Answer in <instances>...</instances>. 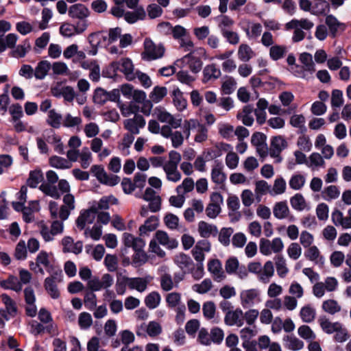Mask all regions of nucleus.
<instances>
[{
	"label": "nucleus",
	"mask_w": 351,
	"mask_h": 351,
	"mask_svg": "<svg viewBox=\"0 0 351 351\" xmlns=\"http://www.w3.org/2000/svg\"><path fill=\"white\" fill-rule=\"evenodd\" d=\"M313 26V23L306 19H293L286 23L285 28L287 30L294 29L292 40L294 43H298L304 38L305 34L302 29L310 30Z\"/></svg>",
	"instance_id": "1"
},
{
	"label": "nucleus",
	"mask_w": 351,
	"mask_h": 351,
	"mask_svg": "<svg viewBox=\"0 0 351 351\" xmlns=\"http://www.w3.org/2000/svg\"><path fill=\"white\" fill-rule=\"evenodd\" d=\"M165 52L162 45H156L154 42L146 38L144 41V51L142 53V58L150 61L161 58Z\"/></svg>",
	"instance_id": "2"
},
{
	"label": "nucleus",
	"mask_w": 351,
	"mask_h": 351,
	"mask_svg": "<svg viewBox=\"0 0 351 351\" xmlns=\"http://www.w3.org/2000/svg\"><path fill=\"white\" fill-rule=\"evenodd\" d=\"M193 53L194 52H190L182 58L177 60L175 62V65L178 68H182L185 64H188L192 73H199L202 70L203 62L200 58L195 56Z\"/></svg>",
	"instance_id": "3"
},
{
	"label": "nucleus",
	"mask_w": 351,
	"mask_h": 351,
	"mask_svg": "<svg viewBox=\"0 0 351 351\" xmlns=\"http://www.w3.org/2000/svg\"><path fill=\"white\" fill-rule=\"evenodd\" d=\"M287 146V141L284 136L280 135L273 136L271 138L270 147L268 150L270 156L275 158L277 162H280L282 160L280 154Z\"/></svg>",
	"instance_id": "4"
},
{
	"label": "nucleus",
	"mask_w": 351,
	"mask_h": 351,
	"mask_svg": "<svg viewBox=\"0 0 351 351\" xmlns=\"http://www.w3.org/2000/svg\"><path fill=\"white\" fill-rule=\"evenodd\" d=\"M132 97L133 101H130L128 106L125 108L123 106H120L123 114L125 116L130 115L131 114H135L139 112V104L142 103L146 99V94L143 90H135Z\"/></svg>",
	"instance_id": "5"
},
{
	"label": "nucleus",
	"mask_w": 351,
	"mask_h": 351,
	"mask_svg": "<svg viewBox=\"0 0 351 351\" xmlns=\"http://www.w3.org/2000/svg\"><path fill=\"white\" fill-rule=\"evenodd\" d=\"M114 282L112 276L109 274H105L99 279L97 276L93 277L88 281V287L93 291H99L101 289H108Z\"/></svg>",
	"instance_id": "6"
},
{
	"label": "nucleus",
	"mask_w": 351,
	"mask_h": 351,
	"mask_svg": "<svg viewBox=\"0 0 351 351\" xmlns=\"http://www.w3.org/2000/svg\"><path fill=\"white\" fill-rule=\"evenodd\" d=\"M240 298L241 304L244 308L252 307L261 301L260 291L256 289L242 291L240 293Z\"/></svg>",
	"instance_id": "7"
},
{
	"label": "nucleus",
	"mask_w": 351,
	"mask_h": 351,
	"mask_svg": "<svg viewBox=\"0 0 351 351\" xmlns=\"http://www.w3.org/2000/svg\"><path fill=\"white\" fill-rule=\"evenodd\" d=\"M266 140V135L258 132L254 133L251 138V143L256 147V152L261 157H265L268 154Z\"/></svg>",
	"instance_id": "8"
},
{
	"label": "nucleus",
	"mask_w": 351,
	"mask_h": 351,
	"mask_svg": "<svg viewBox=\"0 0 351 351\" xmlns=\"http://www.w3.org/2000/svg\"><path fill=\"white\" fill-rule=\"evenodd\" d=\"M116 65L118 71L123 73L128 80L132 81L136 78V73L134 72V66L130 59L123 58L120 61L112 62V67Z\"/></svg>",
	"instance_id": "9"
},
{
	"label": "nucleus",
	"mask_w": 351,
	"mask_h": 351,
	"mask_svg": "<svg viewBox=\"0 0 351 351\" xmlns=\"http://www.w3.org/2000/svg\"><path fill=\"white\" fill-rule=\"evenodd\" d=\"M202 82L204 84L213 83L221 75L220 69L217 64L212 63L205 66L203 69Z\"/></svg>",
	"instance_id": "10"
},
{
	"label": "nucleus",
	"mask_w": 351,
	"mask_h": 351,
	"mask_svg": "<svg viewBox=\"0 0 351 351\" xmlns=\"http://www.w3.org/2000/svg\"><path fill=\"white\" fill-rule=\"evenodd\" d=\"M133 119H128L124 121V126L130 133L138 134L139 129L142 128L145 125V120L143 116L134 114Z\"/></svg>",
	"instance_id": "11"
},
{
	"label": "nucleus",
	"mask_w": 351,
	"mask_h": 351,
	"mask_svg": "<svg viewBox=\"0 0 351 351\" xmlns=\"http://www.w3.org/2000/svg\"><path fill=\"white\" fill-rule=\"evenodd\" d=\"M224 322L230 326H242L244 324L243 311L238 308L234 311H228L226 313Z\"/></svg>",
	"instance_id": "12"
},
{
	"label": "nucleus",
	"mask_w": 351,
	"mask_h": 351,
	"mask_svg": "<svg viewBox=\"0 0 351 351\" xmlns=\"http://www.w3.org/2000/svg\"><path fill=\"white\" fill-rule=\"evenodd\" d=\"M2 301L3 302L5 309L1 310V315L9 320L11 317L16 316L17 313V307L15 302L7 294H2Z\"/></svg>",
	"instance_id": "13"
},
{
	"label": "nucleus",
	"mask_w": 351,
	"mask_h": 351,
	"mask_svg": "<svg viewBox=\"0 0 351 351\" xmlns=\"http://www.w3.org/2000/svg\"><path fill=\"white\" fill-rule=\"evenodd\" d=\"M208 271L217 282H221L226 277L222 269L221 263L218 259H211L208 261Z\"/></svg>",
	"instance_id": "14"
},
{
	"label": "nucleus",
	"mask_w": 351,
	"mask_h": 351,
	"mask_svg": "<svg viewBox=\"0 0 351 351\" xmlns=\"http://www.w3.org/2000/svg\"><path fill=\"white\" fill-rule=\"evenodd\" d=\"M146 331L149 337H154L162 332V327L159 323L155 321L149 322L148 324H141L136 330L138 336L142 335V332Z\"/></svg>",
	"instance_id": "15"
},
{
	"label": "nucleus",
	"mask_w": 351,
	"mask_h": 351,
	"mask_svg": "<svg viewBox=\"0 0 351 351\" xmlns=\"http://www.w3.org/2000/svg\"><path fill=\"white\" fill-rule=\"evenodd\" d=\"M152 279L153 278L149 275L143 278L129 277V279H128L129 280V288L130 289H136L137 291L142 293L147 289V285L151 282Z\"/></svg>",
	"instance_id": "16"
},
{
	"label": "nucleus",
	"mask_w": 351,
	"mask_h": 351,
	"mask_svg": "<svg viewBox=\"0 0 351 351\" xmlns=\"http://www.w3.org/2000/svg\"><path fill=\"white\" fill-rule=\"evenodd\" d=\"M223 165L221 162L215 160L211 170V180L218 185H223L227 179L226 174L223 171Z\"/></svg>",
	"instance_id": "17"
},
{
	"label": "nucleus",
	"mask_w": 351,
	"mask_h": 351,
	"mask_svg": "<svg viewBox=\"0 0 351 351\" xmlns=\"http://www.w3.org/2000/svg\"><path fill=\"white\" fill-rule=\"evenodd\" d=\"M155 240L160 245L170 250L175 249L178 245V242L176 239L169 238L168 234L162 230H158L156 232Z\"/></svg>",
	"instance_id": "18"
},
{
	"label": "nucleus",
	"mask_w": 351,
	"mask_h": 351,
	"mask_svg": "<svg viewBox=\"0 0 351 351\" xmlns=\"http://www.w3.org/2000/svg\"><path fill=\"white\" fill-rule=\"evenodd\" d=\"M174 262L182 271L187 274L194 266L192 258L184 253H180L176 255L174 258Z\"/></svg>",
	"instance_id": "19"
},
{
	"label": "nucleus",
	"mask_w": 351,
	"mask_h": 351,
	"mask_svg": "<svg viewBox=\"0 0 351 351\" xmlns=\"http://www.w3.org/2000/svg\"><path fill=\"white\" fill-rule=\"evenodd\" d=\"M88 9L82 3H76L69 9V15L71 18L85 19L89 16Z\"/></svg>",
	"instance_id": "20"
},
{
	"label": "nucleus",
	"mask_w": 351,
	"mask_h": 351,
	"mask_svg": "<svg viewBox=\"0 0 351 351\" xmlns=\"http://www.w3.org/2000/svg\"><path fill=\"white\" fill-rule=\"evenodd\" d=\"M254 107L252 105H246L243 107L241 112H239L237 117L241 120L243 125L246 126H252L254 119L252 115Z\"/></svg>",
	"instance_id": "21"
},
{
	"label": "nucleus",
	"mask_w": 351,
	"mask_h": 351,
	"mask_svg": "<svg viewBox=\"0 0 351 351\" xmlns=\"http://www.w3.org/2000/svg\"><path fill=\"white\" fill-rule=\"evenodd\" d=\"M198 232L203 238H208L210 236L216 237L218 234V229L216 226L209 224L204 221L199 222Z\"/></svg>",
	"instance_id": "22"
},
{
	"label": "nucleus",
	"mask_w": 351,
	"mask_h": 351,
	"mask_svg": "<svg viewBox=\"0 0 351 351\" xmlns=\"http://www.w3.org/2000/svg\"><path fill=\"white\" fill-rule=\"evenodd\" d=\"M326 24L329 28L331 36L334 38L339 30L343 31L345 28L343 23H340L333 15H328L326 18Z\"/></svg>",
	"instance_id": "23"
},
{
	"label": "nucleus",
	"mask_w": 351,
	"mask_h": 351,
	"mask_svg": "<svg viewBox=\"0 0 351 351\" xmlns=\"http://www.w3.org/2000/svg\"><path fill=\"white\" fill-rule=\"evenodd\" d=\"M173 102L176 108L182 111L187 106V101L184 97L183 93L178 88H174L171 93Z\"/></svg>",
	"instance_id": "24"
},
{
	"label": "nucleus",
	"mask_w": 351,
	"mask_h": 351,
	"mask_svg": "<svg viewBox=\"0 0 351 351\" xmlns=\"http://www.w3.org/2000/svg\"><path fill=\"white\" fill-rule=\"evenodd\" d=\"M330 11V4L326 0H313L311 13L314 15H326Z\"/></svg>",
	"instance_id": "25"
},
{
	"label": "nucleus",
	"mask_w": 351,
	"mask_h": 351,
	"mask_svg": "<svg viewBox=\"0 0 351 351\" xmlns=\"http://www.w3.org/2000/svg\"><path fill=\"white\" fill-rule=\"evenodd\" d=\"M146 16L145 11L143 8L138 7L134 11H128L124 14L125 20L130 24H133L138 20H143Z\"/></svg>",
	"instance_id": "26"
},
{
	"label": "nucleus",
	"mask_w": 351,
	"mask_h": 351,
	"mask_svg": "<svg viewBox=\"0 0 351 351\" xmlns=\"http://www.w3.org/2000/svg\"><path fill=\"white\" fill-rule=\"evenodd\" d=\"M319 325L322 330L327 334L334 333L338 328H340V322H331L326 316L320 317L319 319Z\"/></svg>",
	"instance_id": "27"
},
{
	"label": "nucleus",
	"mask_w": 351,
	"mask_h": 351,
	"mask_svg": "<svg viewBox=\"0 0 351 351\" xmlns=\"http://www.w3.org/2000/svg\"><path fill=\"white\" fill-rule=\"evenodd\" d=\"M158 225V219L156 216L149 217L139 228L140 234L141 236L147 234L155 230Z\"/></svg>",
	"instance_id": "28"
},
{
	"label": "nucleus",
	"mask_w": 351,
	"mask_h": 351,
	"mask_svg": "<svg viewBox=\"0 0 351 351\" xmlns=\"http://www.w3.org/2000/svg\"><path fill=\"white\" fill-rule=\"evenodd\" d=\"M49 162L51 167L58 169H67L72 167V163L70 161L58 156H51Z\"/></svg>",
	"instance_id": "29"
},
{
	"label": "nucleus",
	"mask_w": 351,
	"mask_h": 351,
	"mask_svg": "<svg viewBox=\"0 0 351 351\" xmlns=\"http://www.w3.org/2000/svg\"><path fill=\"white\" fill-rule=\"evenodd\" d=\"M273 213L276 218L283 219L288 217L289 209L286 202H279L275 204Z\"/></svg>",
	"instance_id": "30"
},
{
	"label": "nucleus",
	"mask_w": 351,
	"mask_h": 351,
	"mask_svg": "<svg viewBox=\"0 0 351 351\" xmlns=\"http://www.w3.org/2000/svg\"><path fill=\"white\" fill-rule=\"evenodd\" d=\"M18 36L16 34H8L5 39L0 38V53L5 51L7 48L13 49L15 47L16 41L18 40Z\"/></svg>",
	"instance_id": "31"
},
{
	"label": "nucleus",
	"mask_w": 351,
	"mask_h": 351,
	"mask_svg": "<svg viewBox=\"0 0 351 351\" xmlns=\"http://www.w3.org/2000/svg\"><path fill=\"white\" fill-rule=\"evenodd\" d=\"M304 256L307 259L316 264L323 265L324 263V258L320 256L319 249L315 245L308 247V249L304 252Z\"/></svg>",
	"instance_id": "32"
},
{
	"label": "nucleus",
	"mask_w": 351,
	"mask_h": 351,
	"mask_svg": "<svg viewBox=\"0 0 351 351\" xmlns=\"http://www.w3.org/2000/svg\"><path fill=\"white\" fill-rule=\"evenodd\" d=\"M62 121V114L58 113L54 109L48 111V116L46 120L47 123L55 129H58L61 126Z\"/></svg>",
	"instance_id": "33"
},
{
	"label": "nucleus",
	"mask_w": 351,
	"mask_h": 351,
	"mask_svg": "<svg viewBox=\"0 0 351 351\" xmlns=\"http://www.w3.org/2000/svg\"><path fill=\"white\" fill-rule=\"evenodd\" d=\"M44 180L43 172L40 169H35L29 172V178L27 180V185L31 188H36L40 182Z\"/></svg>",
	"instance_id": "34"
},
{
	"label": "nucleus",
	"mask_w": 351,
	"mask_h": 351,
	"mask_svg": "<svg viewBox=\"0 0 351 351\" xmlns=\"http://www.w3.org/2000/svg\"><path fill=\"white\" fill-rule=\"evenodd\" d=\"M238 58L242 62H248L255 55L252 48L247 44H241L238 49Z\"/></svg>",
	"instance_id": "35"
},
{
	"label": "nucleus",
	"mask_w": 351,
	"mask_h": 351,
	"mask_svg": "<svg viewBox=\"0 0 351 351\" xmlns=\"http://www.w3.org/2000/svg\"><path fill=\"white\" fill-rule=\"evenodd\" d=\"M287 52V47L284 45H273L269 49V57L272 60L277 61L282 59Z\"/></svg>",
	"instance_id": "36"
},
{
	"label": "nucleus",
	"mask_w": 351,
	"mask_h": 351,
	"mask_svg": "<svg viewBox=\"0 0 351 351\" xmlns=\"http://www.w3.org/2000/svg\"><path fill=\"white\" fill-rule=\"evenodd\" d=\"M51 68L50 63L47 60L40 61L36 66L34 71V77L38 80H43L47 75Z\"/></svg>",
	"instance_id": "37"
},
{
	"label": "nucleus",
	"mask_w": 351,
	"mask_h": 351,
	"mask_svg": "<svg viewBox=\"0 0 351 351\" xmlns=\"http://www.w3.org/2000/svg\"><path fill=\"white\" fill-rule=\"evenodd\" d=\"M53 184L43 182L39 186L40 190L45 195L55 199H59L61 196L60 191Z\"/></svg>",
	"instance_id": "38"
},
{
	"label": "nucleus",
	"mask_w": 351,
	"mask_h": 351,
	"mask_svg": "<svg viewBox=\"0 0 351 351\" xmlns=\"http://www.w3.org/2000/svg\"><path fill=\"white\" fill-rule=\"evenodd\" d=\"M161 300L160 295L157 291H152L149 293L145 298V304L149 309L157 308Z\"/></svg>",
	"instance_id": "39"
},
{
	"label": "nucleus",
	"mask_w": 351,
	"mask_h": 351,
	"mask_svg": "<svg viewBox=\"0 0 351 351\" xmlns=\"http://www.w3.org/2000/svg\"><path fill=\"white\" fill-rule=\"evenodd\" d=\"M57 283V282L52 281L49 278H45L44 281V287L53 299H58L60 297V291L58 289Z\"/></svg>",
	"instance_id": "40"
},
{
	"label": "nucleus",
	"mask_w": 351,
	"mask_h": 351,
	"mask_svg": "<svg viewBox=\"0 0 351 351\" xmlns=\"http://www.w3.org/2000/svg\"><path fill=\"white\" fill-rule=\"evenodd\" d=\"M30 49V43L28 40L25 39L23 44L15 45L13 50L10 52L11 56L14 58H23L25 56L27 51Z\"/></svg>",
	"instance_id": "41"
},
{
	"label": "nucleus",
	"mask_w": 351,
	"mask_h": 351,
	"mask_svg": "<svg viewBox=\"0 0 351 351\" xmlns=\"http://www.w3.org/2000/svg\"><path fill=\"white\" fill-rule=\"evenodd\" d=\"M315 310L311 305L303 306L300 312L301 319L304 322L311 323L315 317Z\"/></svg>",
	"instance_id": "42"
},
{
	"label": "nucleus",
	"mask_w": 351,
	"mask_h": 351,
	"mask_svg": "<svg viewBox=\"0 0 351 351\" xmlns=\"http://www.w3.org/2000/svg\"><path fill=\"white\" fill-rule=\"evenodd\" d=\"M112 202V204H116L117 202V199L114 196H104L102 197L98 202H94L92 205L93 207L96 208V211L98 212L99 210H107L109 208V204Z\"/></svg>",
	"instance_id": "43"
},
{
	"label": "nucleus",
	"mask_w": 351,
	"mask_h": 351,
	"mask_svg": "<svg viewBox=\"0 0 351 351\" xmlns=\"http://www.w3.org/2000/svg\"><path fill=\"white\" fill-rule=\"evenodd\" d=\"M243 29L249 39H256L261 34L263 28L260 23H252Z\"/></svg>",
	"instance_id": "44"
},
{
	"label": "nucleus",
	"mask_w": 351,
	"mask_h": 351,
	"mask_svg": "<svg viewBox=\"0 0 351 351\" xmlns=\"http://www.w3.org/2000/svg\"><path fill=\"white\" fill-rule=\"evenodd\" d=\"M128 279H129V277L125 276H122L121 274L117 276L115 289L118 295H122L125 293L126 287H129V280Z\"/></svg>",
	"instance_id": "45"
},
{
	"label": "nucleus",
	"mask_w": 351,
	"mask_h": 351,
	"mask_svg": "<svg viewBox=\"0 0 351 351\" xmlns=\"http://www.w3.org/2000/svg\"><path fill=\"white\" fill-rule=\"evenodd\" d=\"M167 94L165 86H155L149 95L151 100L155 103L160 102Z\"/></svg>",
	"instance_id": "46"
},
{
	"label": "nucleus",
	"mask_w": 351,
	"mask_h": 351,
	"mask_svg": "<svg viewBox=\"0 0 351 351\" xmlns=\"http://www.w3.org/2000/svg\"><path fill=\"white\" fill-rule=\"evenodd\" d=\"M306 182V178L304 176L295 173L293 174L289 182V186L293 190H300L301 189Z\"/></svg>",
	"instance_id": "47"
},
{
	"label": "nucleus",
	"mask_w": 351,
	"mask_h": 351,
	"mask_svg": "<svg viewBox=\"0 0 351 351\" xmlns=\"http://www.w3.org/2000/svg\"><path fill=\"white\" fill-rule=\"evenodd\" d=\"M274 259L278 275L284 278L288 272L285 258L282 255H277Z\"/></svg>",
	"instance_id": "48"
},
{
	"label": "nucleus",
	"mask_w": 351,
	"mask_h": 351,
	"mask_svg": "<svg viewBox=\"0 0 351 351\" xmlns=\"http://www.w3.org/2000/svg\"><path fill=\"white\" fill-rule=\"evenodd\" d=\"M305 118L302 114H294L290 119V124L300 130V133L306 132V128L304 125Z\"/></svg>",
	"instance_id": "49"
},
{
	"label": "nucleus",
	"mask_w": 351,
	"mask_h": 351,
	"mask_svg": "<svg viewBox=\"0 0 351 351\" xmlns=\"http://www.w3.org/2000/svg\"><path fill=\"white\" fill-rule=\"evenodd\" d=\"M287 341V347L292 350H300L304 347V343L295 337L287 335L284 338Z\"/></svg>",
	"instance_id": "50"
},
{
	"label": "nucleus",
	"mask_w": 351,
	"mask_h": 351,
	"mask_svg": "<svg viewBox=\"0 0 351 351\" xmlns=\"http://www.w3.org/2000/svg\"><path fill=\"white\" fill-rule=\"evenodd\" d=\"M322 308L326 313L334 315L336 313L340 311L341 306L338 304L336 300H328L323 302Z\"/></svg>",
	"instance_id": "51"
},
{
	"label": "nucleus",
	"mask_w": 351,
	"mask_h": 351,
	"mask_svg": "<svg viewBox=\"0 0 351 351\" xmlns=\"http://www.w3.org/2000/svg\"><path fill=\"white\" fill-rule=\"evenodd\" d=\"M81 166L83 169H87L92 162V154L89 149L86 147H83L80 154Z\"/></svg>",
	"instance_id": "52"
},
{
	"label": "nucleus",
	"mask_w": 351,
	"mask_h": 351,
	"mask_svg": "<svg viewBox=\"0 0 351 351\" xmlns=\"http://www.w3.org/2000/svg\"><path fill=\"white\" fill-rule=\"evenodd\" d=\"M211 288L212 281L209 278H206L200 284H195L192 287V289L199 294L207 293Z\"/></svg>",
	"instance_id": "53"
},
{
	"label": "nucleus",
	"mask_w": 351,
	"mask_h": 351,
	"mask_svg": "<svg viewBox=\"0 0 351 351\" xmlns=\"http://www.w3.org/2000/svg\"><path fill=\"white\" fill-rule=\"evenodd\" d=\"M163 170L169 181L177 182L181 179V173L178 171V167L163 166Z\"/></svg>",
	"instance_id": "54"
},
{
	"label": "nucleus",
	"mask_w": 351,
	"mask_h": 351,
	"mask_svg": "<svg viewBox=\"0 0 351 351\" xmlns=\"http://www.w3.org/2000/svg\"><path fill=\"white\" fill-rule=\"evenodd\" d=\"M216 306L213 302L208 301L203 304L202 312L204 317L209 320L214 318L215 315Z\"/></svg>",
	"instance_id": "55"
},
{
	"label": "nucleus",
	"mask_w": 351,
	"mask_h": 351,
	"mask_svg": "<svg viewBox=\"0 0 351 351\" xmlns=\"http://www.w3.org/2000/svg\"><path fill=\"white\" fill-rule=\"evenodd\" d=\"M234 230L232 228H222L219 233V241L224 246L230 244V238Z\"/></svg>",
	"instance_id": "56"
},
{
	"label": "nucleus",
	"mask_w": 351,
	"mask_h": 351,
	"mask_svg": "<svg viewBox=\"0 0 351 351\" xmlns=\"http://www.w3.org/2000/svg\"><path fill=\"white\" fill-rule=\"evenodd\" d=\"M166 302L169 308H177L181 303V294L177 292L168 293L166 296Z\"/></svg>",
	"instance_id": "57"
},
{
	"label": "nucleus",
	"mask_w": 351,
	"mask_h": 351,
	"mask_svg": "<svg viewBox=\"0 0 351 351\" xmlns=\"http://www.w3.org/2000/svg\"><path fill=\"white\" fill-rule=\"evenodd\" d=\"M194 189V182L191 178H185L182 184L179 185L176 188L178 193L184 195L186 193L191 192Z\"/></svg>",
	"instance_id": "58"
},
{
	"label": "nucleus",
	"mask_w": 351,
	"mask_h": 351,
	"mask_svg": "<svg viewBox=\"0 0 351 351\" xmlns=\"http://www.w3.org/2000/svg\"><path fill=\"white\" fill-rule=\"evenodd\" d=\"M78 324L81 329H88L93 324V319L90 314L86 312L81 313L79 315Z\"/></svg>",
	"instance_id": "59"
},
{
	"label": "nucleus",
	"mask_w": 351,
	"mask_h": 351,
	"mask_svg": "<svg viewBox=\"0 0 351 351\" xmlns=\"http://www.w3.org/2000/svg\"><path fill=\"white\" fill-rule=\"evenodd\" d=\"M164 223L169 229L173 230L178 227L179 218L173 213H167L164 217Z\"/></svg>",
	"instance_id": "60"
},
{
	"label": "nucleus",
	"mask_w": 351,
	"mask_h": 351,
	"mask_svg": "<svg viewBox=\"0 0 351 351\" xmlns=\"http://www.w3.org/2000/svg\"><path fill=\"white\" fill-rule=\"evenodd\" d=\"M291 206L297 210H303L305 208V199L302 194L297 193L290 199Z\"/></svg>",
	"instance_id": "61"
},
{
	"label": "nucleus",
	"mask_w": 351,
	"mask_h": 351,
	"mask_svg": "<svg viewBox=\"0 0 351 351\" xmlns=\"http://www.w3.org/2000/svg\"><path fill=\"white\" fill-rule=\"evenodd\" d=\"M93 101L97 104H104L108 101V91L101 88H96L94 93Z\"/></svg>",
	"instance_id": "62"
},
{
	"label": "nucleus",
	"mask_w": 351,
	"mask_h": 351,
	"mask_svg": "<svg viewBox=\"0 0 351 351\" xmlns=\"http://www.w3.org/2000/svg\"><path fill=\"white\" fill-rule=\"evenodd\" d=\"M14 257L17 260H25L27 258V247L24 241H20L15 248Z\"/></svg>",
	"instance_id": "63"
},
{
	"label": "nucleus",
	"mask_w": 351,
	"mask_h": 351,
	"mask_svg": "<svg viewBox=\"0 0 351 351\" xmlns=\"http://www.w3.org/2000/svg\"><path fill=\"white\" fill-rule=\"evenodd\" d=\"M147 256L143 250L135 251L133 256L132 265L135 267H140L146 263Z\"/></svg>",
	"instance_id": "64"
}]
</instances>
